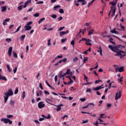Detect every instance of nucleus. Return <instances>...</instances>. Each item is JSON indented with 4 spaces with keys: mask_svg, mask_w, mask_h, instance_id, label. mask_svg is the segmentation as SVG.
Segmentation results:
<instances>
[{
    "mask_svg": "<svg viewBox=\"0 0 126 126\" xmlns=\"http://www.w3.org/2000/svg\"><path fill=\"white\" fill-rule=\"evenodd\" d=\"M108 48L109 49L111 50L112 52H114V53H117V54L115 55V57H117L118 56H119L120 59H122V58H124V57H126V52L121 50L124 48V46L121 45H118L116 46H113L111 45H109L108 46Z\"/></svg>",
    "mask_w": 126,
    "mask_h": 126,
    "instance_id": "obj_1",
    "label": "nucleus"
},
{
    "mask_svg": "<svg viewBox=\"0 0 126 126\" xmlns=\"http://www.w3.org/2000/svg\"><path fill=\"white\" fill-rule=\"evenodd\" d=\"M114 82H112L111 83H110L109 84V87L108 88V89H111V86H112V83H113Z\"/></svg>",
    "mask_w": 126,
    "mask_h": 126,
    "instance_id": "obj_60",
    "label": "nucleus"
},
{
    "mask_svg": "<svg viewBox=\"0 0 126 126\" xmlns=\"http://www.w3.org/2000/svg\"><path fill=\"white\" fill-rule=\"evenodd\" d=\"M13 54L14 58H17V54H16V53H15V52H14V51H13Z\"/></svg>",
    "mask_w": 126,
    "mask_h": 126,
    "instance_id": "obj_44",
    "label": "nucleus"
},
{
    "mask_svg": "<svg viewBox=\"0 0 126 126\" xmlns=\"http://www.w3.org/2000/svg\"><path fill=\"white\" fill-rule=\"evenodd\" d=\"M7 68L9 71V72H11V71L12 70L11 69H10V67H9V65L7 64L6 65Z\"/></svg>",
    "mask_w": 126,
    "mask_h": 126,
    "instance_id": "obj_24",
    "label": "nucleus"
},
{
    "mask_svg": "<svg viewBox=\"0 0 126 126\" xmlns=\"http://www.w3.org/2000/svg\"><path fill=\"white\" fill-rule=\"evenodd\" d=\"M24 28L26 31H29V30H31V29H32V27L31 26L26 25L24 27Z\"/></svg>",
    "mask_w": 126,
    "mask_h": 126,
    "instance_id": "obj_10",
    "label": "nucleus"
},
{
    "mask_svg": "<svg viewBox=\"0 0 126 126\" xmlns=\"http://www.w3.org/2000/svg\"><path fill=\"white\" fill-rule=\"evenodd\" d=\"M39 15H40V14L39 13H35L33 14V16L34 17H39Z\"/></svg>",
    "mask_w": 126,
    "mask_h": 126,
    "instance_id": "obj_50",
    "label": "nucleus"
},
{
    "mask_svg": "<svg viewBox=\"0 0 126 126\" xmlns=\"http://www.w3.org/2000/svg\"><path fill=\"white\" fill-rule=\"evenodd\" d=\"M25 37H26V35L25 34L22 35L20 37V39L22 41H24V39H25Z\"/></svg>",
    "mask_w": 126,
    "mask_h": 126,
    "instance_id": "obj_22",
    "label": "nucleus"
},
{
    "mask_svg": "<svg viewBox=\"0 0 126 126\" xmlns=\"http://www.w3.org/2000/svg\"><path fill=\"white\" fill-rule=\"evenodd\" d=\"M53 106H56V107H57L56 111H57V112H60V111L62 110V106H63V104H60L59 105H55L53 104Z\"/></svg>",
    "mask_w": 126,
    "mask_h": 126,
    "instance_id": "obj_8",
    "label": "nucleus"
},
{
    "mask_svg": "<svg viewBox=\"0 0 126 126\" xmlns=\"http://www.w3.org/2000/svg\"><path fill=\"white\" fill-rule=\"evenodd\" d=\"M60 13H64V11L63 9H60L59 10Z\"/></svg>",
    "mask_w": 126,
    "mask_h": 126,
    "instance_id": "obj_48",
    "label": "nucleus"
},
{
    "mask_svg": "<svg viewBox=\"0 0 126 126\" xmlns=\"http://www.w3.org/2000/svg\"><path fill=\"white\" fill-rule=\"evenodd\" d=\"M123 79H124V77H121L120 78L118 79V81L119 82H123Z\"/></svg>",
    "mask_w": 126,
    "mask_h": 126,
    "instance_id": "obj_40",
    "label": "nucleus"
},
{
    "mask_svg": "<svg viewBox=\"0 0 126 126\" xmlns=\"http://www.w3.org/2000/svg\"><path fill=\"white\" fill-rule=\"evenodd\" d=\"M22 98L24 99L25 98V92H23V94H22Z\"/></svg>",
    "mask_w": 126,
    "mask_h": 126,
    "instance_id": "obj_47",
    "label": "nucleus"
},
{
    "mask_svg": "<svg viewBox=\"0 0 126 126\" xmlns=\"http://www.w3.org/2000/svg\"><path fill=\"white\" fill-rule=\"evenodd\" d=\"M91 105L93 106V107H95V104H94V103H90L88 105L83 107L82 109H87V108H88V107H89V106H91Z\"/></svg>",
    "mask_w": 126,
    "mask_h": 126,
    "instance_id": "obj_9",
    "label": "nucleus"
},
{
    "mask_svg": "<svg viewBox=\"0 0 126 126\" xmlns=\"http://www.w3.org/2000/svg\"><path fill=\"white\" fill-rule=\"evenodd\" d=\"M62 62L63 63H66V62H67V58H65L63 59V60H62Z\"/></svg>",
    "mask_w": 126,
    "mask_h": 126,
    "instance_id": "obj_43",
    "label": "nucleus"
},
{
    "mask_svg": "<svg viewBox=\"0 0 126 126\" xmlns=\"http://www.w3.org/2000/svg\"><path fill=\"white\" fill-rule=\"evenodd\" d=\"M48 47H50V46H51V39H49L48 40Z\"/></svg>",
    "mask_w": 126,
    "mask_h": 126,
    "instance_id": "obj_46",
    "label": "nucleus"
},
{
    "mask_svg": "<svg viewBox=\"0 0 126 126\" xmlns=\"http://www.w3.org/2000/svg\"><path fill=\"white\" fill-rule=\"evenodd\" d=\"M115 69L116 72H118V71H119V72H124V71H125V69H124V67H120V68L117 67L115 68Z\"/></svg>",
    "mask_w": 126,
    "mask_h": 126,
    "instance_id": "obj_5",
    "label": "nucleus"
},
{
    "mask_svg": "<svg viewBox=\"0 0 126 126\" xmlns=\"http://www.w3.org/2000/svg\"><path fill=\"white\" fill-rule=\"evenodd\" d=\"M81 113L82 114H88L89 115H91V116H92V117H96V115L95 114H93L89 113V112H84V111H81Z\"/></svg>",
    "mask_w": 126,
    "mask_h": 126,
    "instance_id": "obj_17",
    "label": "nucleus"
},
{
    "mask_svg": "<svg viewBox=\"0 0 126 126\" xmlns=\"http://www.w3.org/2000/svg\"><path fill=\"white\" fill-rule=\"evenodd\" d=\"M51 17H52V18H53L54 19H56V18H57V15H56V14H52L51 16Z\"/></svg>",
    "mask_w": 126,
    "mask_h": 126,
    "instance_id": "obj_34",
    "label": "nucleus"
},
{
    "mask_svg": "<svg viewBox=\"0 0 126 126\" xmlns=\"http://www.w3.org/2000/svg\"><path fill=\"white\" fill-rule=\"evenodd\" d=\"M104 88V87H102V86H98L96 87H94L93 88V91H99V90H101V89H102Z\"/></svg>",
    "mask_w": 126,
    "mask_h": 126,
    "instance_id": "obj_7",
    "label": "nucleus"
},
{
    "mask_svg": "<svg viewBox=\"0 0 126 126\" xmlns=\"http://www.w3.org/2000/svg\"><path fill=\"white\" fill-rule=\"evenodd\" d=\"M22 6H23V5H21L17 7L18 10H19V11L22 10Z\"/></svg>",
    "mask_w": 126,
    "mask_h": 126,
    "instance_id": "obj_33",
    "label": "nucleus"
},
{
    "mask_svg": "<svg viewBox=\"0 0 126 126\" xmlns=\"http://www.w3.org/2000/svg\"><path fill=\"white\" fill-rule=\"evenodd\" d=\"M88 35L89 36H91V35H93V32H91V31H90L88 33Z\"/></svg>",
    "mask_w": 126,
    "mask_h": 126,
    "instance_id": "obj_63",
    "label": "nucleus"
},
{
    "mask_svg": "<svg viewBox=\"0 0 126 126\" xmlns=\"http://www.w3.org/2000/svg\"><path fill=\"white\" fill-rule=\"evenodd\" d=\"M43 3H44V1H39L38 2H37L36 3V4H43Z\"/></svg>",
    "mask_w": 126,
    "mask_h": 126,
    "instance_id": "obj_37",
    "label": "nucleus"
},
{
    "mask_svg": "<svg viewBox=\"0 0 126 126\" xmlns=\"http://www.w3.org/2000/svg\"><path fill=\"white\" fill-rule=\"evenodd\" d=\"M99 49H100V56H103V55L102 54V47H101V46H99Z\"/></svg>",
    "mask_w": 126,
    "mask_h": 126,
    "instance_id": "obj_54",
    "label": "nucleus"
},
{
    "mask_svg": "<svg viewBox=\"0 0 126 126\" xmlns=\"http://www.w3.org/2000/svg\"><path fill=\"white\" fill-rule=\"evenodd\" d=\"M72 73V72H70V69H67V71L64 73V75H66V74H71Z\"/></svg>",
    "mask_w": 126,
    "mask_h": 126,
    "instance_id": "obj_19",
    "label": "nucleus"
},
{
    "mask_svg": "<svg viewBox=\"0 0 126 126\" xmlns=\"http://www.w3.org/2000/svg\"><path fill=\"white\" fill-rule=\"evenodd\" d=\"M85 44H86V45H87V46H92L91 43H90V42L87 41V40L86 41Z\"/></svg>",
    "mask_w": 126,
    "mask_h": 126,
    "instance_id": "obj_42",
    "label": "nucleus"
},
{
    "mask_svg": "<svg viewBox=\"0 0 126 126\" xmlns=\"http://www.w3.org/2000/svg\"><path fill=\"white\" fill-rule=\"evenodd\" d=\"M12 53V47H10L8 49V54L10 57L11 56V53Z\"/></svg>",
    "mask_w": 126,
    "mask_h": 126,
    "instance_id": "obj_14",
    "label": "nucleus"
},
{
    "mask_svg": "<svg viewBox=\"0 0 126 126\" xmlns=\"http://www.w3.org/2000/svg\"><path fill=\"white\" fill-rule=\"evenodd\" d=\"M46 83L47 85L49 87H50V88H52V89H55V88L52 87V86H51V85H50V84H49V83L48 82V81H46Z\"/></svg>",
    "mask_w": 126,
    "mask_h": 126,
    "instance_id": "obj_25",
    "label": "nucleus"
},
{
    "mask_svg": "<svg viewBox=\"0 0 126 126\" xmlns=\"http://www.w3.org/2000/svg\"><path fill=\"white\" fill-rule=\"evenodd\" d=\"M15 104V101L13 100H11L10 101V105L11 106H12L13 107H14V104Z\"/></svg>",
    "mask_w": 126,
    "mask_h": 126,
    "instance_id": "obj_20",
    "label": "nucleus"
},
{
    "mask_svg": "<svg viewBox=\"0 0 126 126\" xmlns=\"http://www.w3.org/2000/svg\"><path fill=\"white\" fill-rule=\"evenodd\" d=\"M67 33H68V31H66V32H60V36H63V35H65V34H67Z\"/></svg>",
    "mask_w": 126,
    "mask_h": 126,
    "instance_id": "obj_13",
    "label": "nucleus"
},
{
    "mask_svg": "<svg viewBox=\"0 0 126 126\" xmlns=\"http://www.w3.org/2000/svg\"><path fill=\"white\" fill-rule=\"evenodd\" d=\"M8 120L7 118H2L1 119V122H3L4 124H7L8 123Z\"/></svg>",
    "mask_w": 126,
    "mask_h": 126,
    "instance_id": "obj_15",
    "label": "nucleus"
},
{
    "mask_svg": "<svg viewBox=\"0 0 126 126\" xmlns=\"http://www.w3.org/2000/svg\"><path fill=\"white\" fill-rule=\"evenodd\" d=\"M32 22L30 21V22H29L27 24V26H30L31 25V24H32Z\"/></svg>",
    "mask_w": 126,
    "mask_h": 126,
    "instance_id": "obj_53",
    "label": "nucleus"
},
{
    "mask_svg": "<svg viewBox=\"0 0 126 126\" xmlns=\"http://www.w3.org/2000/svg\"><path fill=\"white\" fill-rule=\"evenodd\" d=\"M62 58H63V55L58 56L56 57H55V60H57V59H62Z\"/></svg>",
    "mask_w": 126,
    "mask_h": 126,
    "instance_id": "obj_38",
    "label": "nucleus"
},
{
    "mask_svg": "<svg viewBox=\"0 0 126 126\" xmlns=\"http://www.w3.org/2000/svg\"><path fill=\"white\" fill-rule=\"evenodd\" d=\"M64 28H65V27H60V28L58 29V30H59V31H62L63 30V29H64Z\"/></svg>",
    "mask_w": 126,
    "mask_h": 126,
    "instance_id": "obj_41",
    "label": "nucleus"
},
{
    "mask_svg": "<svg viewBox=\"0 0 126 126\" xmlns=\"http://www.w3.org/2000/svg\"><path fill=\"white\" fill-rule=\"evenodd\" d=\"M63 76H65V75H64V74H63V75L61 74L59 75V78L61 79L62 77V79H63V80H64V78H63Z\"/></svg>",
    "mask_w": 126,
    "mask_h": 126,
    "instance_id": "obj_27",
    "label": "nucleus"
},
{
    "mask_svg": "<svg viewBox=\"0 0 126 126\" xmlns=\"http://www.w3.org/2000/svg\"><path fill=\"white\" fill-rule=\"evenodd\" d=\"M45 19V18H42L41 19H40L38 21V24H41V23H42V22L44 21Z\"/></svg>",
    "mask_w": 126,
    "mask_h": 126,
    "instance_id": "obj_23",
    "label": "nucleus"
},
{
    "mask_svg": "<svg viewBox=\"0 0 126 126\" xmlns=\"http://www.w3.org/2000/svg\"><path fill=\"white\" fill-rule=\"evenodd\" d=\"M116 9H117V7L113 8L112 11L110 10V12H112V14L111 15L112 17L115 16V14L116 13Z\"/></svg>",
    "mask_w": 126,
    "mask_h": 126,
    "instance_id": "obj_11",
    "label": "nucleus"
},
{
    "mask_svg": "<svg viewBox=\"0 0 126 126\" xmlns=\"http://www.w3.org/2000/svg\"><path fill=\"white\" fill-rule=\"evenodd\" d=\"M78 60V58H77V57H75L73 59V62L74 63H76V62H77Z\"/></svg>",
    "mask_w": 126,
    "mask_h": 126,
    "instance_id": "obj_51",
    "label": "nucleus"
},
{
    "mask_svg": "<svg viewBox=\"0 0 126 126\" xmlns=\"http://www.w3.org/2000/svg\"><path fill=\"white\" fill-rule=\"evenodd\" d=\"M28 4H29V3H28L27 2H26L25 3L24 5L23 6L24 8H26V7H27V5H28Z\"/></svg>",
    "mask_w": 126,
    "mask_h": 126,
    "instance_id": "obj_39",
    "label": "nucleus"
},
{
    "mask_svg": "<svg viewBox=\"0 0 126 126\" xmlns=\"http://www.w3.org/2000/svg\"><path fill=\"white\" fill-rule=\"evenodd\" d=\"M21 28V26H19L17 30L15 32H14V33H17V32H18V31L20 30Z\"/></svg>",
    "mask_w": 126,
    "mask_h": 126,
    "instance_id": "obj_35",
    "label": "nucleus"
},
{
    "mask_svg": "<svg viewBox=\"0 0 126 126\" xmlns=\"http://www.w3.org/2000/svg\"><path fill=\"white\" fill-rule=\"evenodd\" d=\"M63 18L62 16H60L59 18H57V20L61 21V20H63Z\"/></svg>",
    "mask_w": 126,
    "mask_h": 126,
    "instance_id": "obj_45",
    "label": "nucleus"
},
{
    "mask_svg": "<svg viewBox=\"0 0 126 126\" xmlns=\"http://www.w3.org/2000/svg\"><path fill=\"white\" fill-rule=\"evenodd\" d=\"M84 80H86L87 81V82H88V78L87 77V76H86V75H85V74H84Z\"/></svg>",
    "mask_w": 126,
    "mask_h": 126,
    "instance_id": "obj_32",
    "label": "nucleus"
},
{
    "mask_svg": "<svg viewBox=\"0 0 126 126\" xmlns=\"http://www.w3.org/2000/svg\"><path fill=\"white\" fill-rule=\"evenodd\" d=\"M16 71H17V67H15V68L13 69L14 73H16Z\"/></svg>",
    "mask_w": 126,
    "mask_h": 126,
    "instance_id": "obj_55",
    "label": "nucleus"
},
{
    "mask_svg": "<svg viewBox=\"0 0 126 126\" xmlns=\"http://www.w3.org/2000/svg\"><path fill=\"white\" fill-rule=\"evenodd\" d=\"M117 2H118V0H114V1H111L109 2L110 4H112V6L111 7V11L113 10V8H115L116 5H117Z\"/></svg>",
    "mask_w": 126,
    "mask_h": 126,
    "instance_id": "obj_3",
    "label": "nucleus"
},
{
    "mask_svg": "<svg viewBox=\"0 0 126 126\" xmlns=\"http://www.w3.org/2000/svg\"><path fill=\"white\" fill-rule=\"evenodd\" d=\"M121 97H122V91H118L116 94L115 100H118V99H120Z\"/></svg>",
    "mask_w": 126,
    "mask_h": 126,
    "instance_id": "obj_4",
    "label": "nucleus"
},
{
    "mask_svg": "<svg viewBox=\"0 0 126 126\" xmlns=\"http://www.w3.org/2000/svg\"><path fill=\"white\" fill-rule=\"evenodd\" d=\"M86 92L87 93H91V89H87V90L86 91Z\"/></svg>",
    "mask_w": 126,
    "mask_h": 126,
    "instance_id": "obj_49",
    "label": "nucleus"
},
{
    "mask_svg": "<svg viewBox=\"0 0 126 126\" xmlns=\"http://www.w3.org/2000/svg\"><path fill=\"white\" fill-rule=\"evenodd\" d=\"M111 33H114V34H119V32L116 31V28L111 31Z\"/></svg>",
    "mask_w": 126,
    "mask_h": 126,
    "instance_id": "obj_21",
    "label": "nucleus"
},
{
    "mask_svg": "<svg viewBox=\"0 0 126 126\" xmlns=\"http://www.w3.org/2000/svg\"><path fill=\"white\" fill-rule=\"evenodd\" d=\"M12 95H13V92H12V90L11 89L8 90L7 92L4 93L3 96L4 103H6L7 100H8L9 96H12Z\"/></svg>",
    "mask_w": 126,
    "mask_h": 126,
    "instance_id": "obj_2",
    "label": "nucleus"
},
{
    "mask_svg": "<svg viewBox=\"0 0 126 126\" xmlns=\"http://www.w3.org/2000/svg\"><path fill=\"white\" fill-rule=\"evenodd\" d=\"M7 118H8V119H11V118H13V115H7Z\"/></svg>",
    "mask_w": 126,
    "mask_h": 126,
    "instance_id": "obj_52",
    "label": "nucleus"
},
{
    "mask_svg": "<svg viewBox=\"0 0 126 126\" xmlns=\"http://www.w3.org/2000/svg\"><path fill=\"white\" fill-rule=\"evenodd\" d=\"M39 87H40V88L42 90H43V89H44V88H43V86H42V83H40L39 84Z\"/></svg>",
    "mask_w": 126,
    "mask_h": 126,
    "instance_id": "obj_62",
    "label": "nucleus"
},
{
    "mask_svg": "<svg viewBox=\"0 0 126 126\" xmlns=\"http://www.w3.org/2000/svg\"><path fill=\"white\" fill-rule=\"evenodd\" d=\"M81 2H82L81 4V5H84L85 4H86L87 3V1L86 0L81 1Z\"/></svg>",
    "mask_w": 126,
    "mask_h": 126,
    "instance_id": "obj_28",
    "label": "nucleus"
},
{
    "mask_svg": "<svg viewBox=\"0 0 126 126\" xmlns=\"http://www.w3.org/2000/svg\"><path fill=\"white\" fill-rule=\"evenodd\" d=\"M1 12H5L6 11V6H3L1 7Z\"/></svg>",
    "mask_w": 126,
    "mask_h": 126,
    "instance_id": "obj_18",
    "label": "nucleus"
},
{
    "mask_svg": "<svg viewBox=\"0 0 126 126\" xmlns=\"http://www.w3.org/2000/svg\"><path fill=\"white\" fill-rule=\"evenodd\" d=\"M45 104H44V102L40 101L38 104V107L39 109H42V108H44Z\"/></svg>",
    "mask_w": 126,
    "mask_h": 126,
    "instance_id": "obj_6",
    "label": "nucleus"
},
{
    "mask_svg": "<svg viewBox=\"0 0 126 126\" xmlns=\"http://www.w3.org/2000/svg\"><path fill=\"white\" fill-rule=\"evenodd\" d=\"M88 57H84L83 60V63H85L87 61H88Z\"/></svg>",
    "mask_w": 126,
    "mask_h": 126,
    "instance_id": "obj_26",
    "label": "nucleus"
},
{
    "mask_svg": "<svg viewBox=\"0 0 126 126\" xmlns=\"http://www.w3.org/2000/svg\"><path fill=\"white\" fill-rule=\"evenodd\" d=\"M11 41V38H6V41L9 43Z\"/></svg>",
    "mask_w": 126,
    "mask_h": 126,
    "instance_id": "obj_57",
    "label": "nucleus"
},
{
    "mask_svg": "<svg viewBox=\"0 0 126 126\" xmlns=\"http://www.w3.org/2000/svg\"><path fill=\"white\" fill-rule=\"evenodd\" d=\"M17 93H18V88L15 89L14 94H17Z\"/></svg>",
    "mask_w": 126,
    "mask_h": 126,
    "instance_id": "obj_58",
    "label": "nucleus"
},
{
    "mask_svg": "<svg viewBox=\"0 0 126 126\" xmlns=\"http://www.w3.org/2000/svg\"><path fill=\"white\" fill-rule=\"evenodd\" d=\"M60 7H61V6H60L59 5H57L54 7V10H56V9H57V8H60Z\"/></svg>",
    "mask_w": 126,
    "mask_h": 126,
    "instance_id": "obj_36",
    "label": "nucleus"
},
{
    "mask_svg": "<svg viewBox=\"0 0 126 126\" xmlns=\"http://www.w3.org/2000/svg\"><path fill=\"white\" fill-rule=\"evenodd\" d=\"M71 45L74 47V40H72L70 42Z\"/></svg>",
    "mask_w": 126,
    "mask_h": 126,
    "instance_id": "obj_59",
    "label": "nucleus"
},
{
    "mask_svg": "<svg viewBox=\"0 0 126 126\" xmlns=\"http://www.w3.org/2000/svg\"><path fill=\"white\" fill-rule=\"evenodd\" d=\"M39 93L40 96H42L43 95V92H42V91H40L39 92Z\"/></svg>",
    "mask_w": 126,
    "mask_h": 126,
    "instance_id": "obj_64",
    "label": "nucleus"
},
{
    "mask_svg": "<svg viewBox=\"0 0 126 126\" xmlns=\"http://www.w3.org/2000/svg\"><path fill=\"white\" fill-rule=\"evenodd\" d=\"M9 20H10V18L5 19V20H4L3 22V25H7V23H6V22H8Z\"/></svg>",
    "mask_w": 126,
    "mask_h": 126,
    "instance_id": "obj_16",
    "label": "nucleus"
},
{
    "mask_svg": "<svg viewBox=\"0 0 126 126\" xmlns=\"http://www.w3.org/2000/svg\"><path fill=\"white\" fill-rule=\"evenodd\" d=\"M80 100L82 102H84L86 101V98H80Z\"/></svg>",
    "mask_w": 126,
    "mask_h": 126,
    "instance_id": "obj_56",
    "label": "nucleus"
},
{
    "mask_svg": "<svg viewBox=\"0 0 126 126\" xmlns=\"http://www.w3.org/2000/svg\"><path fill=\"white\" fill-rule=\"evenodd\" d=\"M106 107H108V108H107L108 109H110V108H111V107H112V104L107 103Z\"/></svg>",
    "mask_w": 126,
    "mask_h": 126,
    "instance_id": "obj_29",
    "label": "nucleus"
},
{
    "mask_svg": "<svg viewBox=\"0 0 126 126\" xmlns=\"http://www.w3.org/2000/svg\"><path fill=\"white\" fill-rule=\"evenodd\" d=\"M4 80V81H7V79L5 76L1 75V73L0 74V80Z\"/></svg>",
    "mask_w": 126,
    "mask_h": 126,
    "instance_id": "obj_12",
    "label": "nucleus"
},
{
    "mask_svg": "<svg viewBox=\"0 0 126 126\" xmlns=\"http://www.w3.org/2000/svg\"><path fill=\"white\" fill-rule=\"evenodd\" d=\"M99 82H103L102 81V80H95L94 82L95 84H98V83H99Z\"/></svg>",
    "mask_w": 126,
    "mask_h": 126,
    "instance_id": "obj_30",
    "label": "nucleus"
},
{
    "mask_svg": "<svg viewBox=\"0 0 126 126\" xmlns=\"http://www.w3.org/2000/svg\"><path fill=\"white\" fill-rule=\"evenodd\" d=\"M113 38H110V39H109V41H110V43H111L112 44H113V45H116V43L115 42H113Z\"/></svg>",
    "mask_w": 126,
    "mask_h": 126,
    "instance_id": "obj_31",
    "label": "nucleus"
},
{
    "mask_svg": "<svg viewBox=\"0 0 126 126\" xmlns=\"http://www.w3.org/2000/svg\"><path fill=\"white\" fill-rule=\"evenodd\" d=\"M73 80H70V81L67 82V85H69V84H71V83H73Z\"/></svg>",
    "mask_w": 126,
    "mask_h": 126,
    "instance_id": "obj_61",
    "label": "nucleus"
}]
</instances>
